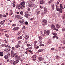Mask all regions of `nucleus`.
Returning a JSON list of instances; mask_svg holds the SVG:
<instances>
[{
  "label": "nucleus",
  "mask_w": 65,
  "mask_h": 65,
  "mask_svg": "<svg viewBox=\"0 0 65 65\" xmlns=\"http://www.w3.org/2000/svg\"><path fill=\"white\" fill-rule=\"evenodd\" d=\"M52 9L53 10H54V5H52Z\"/></svg>",
  "instance_id": "72a5a7b5"
},
{
  "label": "nucleus",
  "mask_w": 65,
  "mask_h": 65,
  "mask_svg": "<svg viewBox=\"0 0 65 65\" xmlns=\"http://www.w3.org/2000/svg\"><path fill=\"white\" fill-rule=\"evenodd\" d=\"M17 60H21V58H20V56H19L18 57V58H16Z\"/></svg>",
  "instance_id": "a878e982"
},
{
  "label": "nucleus",
  "mask_w": 65,
  "mask_h": 65,
  "mask_svg": "<svg viewBox=\"0 0 65 65\" xmlns=\"http://www.w3.org/2000/svg\"><path fill=\"white\" fill-rule=\"evenodd\" d=\"M25 24L26 25H27L28 24V23L27 21H26L25 23Z\"/></svg>",
  "instance_id": "c03bdc74"
},
{
  "label": "nucleus",
  "mask_w": 65,
  "mask_h": 65,
  "mask_svg": "<svg viewBox=\"0 0 65 65\" xmlns=\"http://www.w3.org/2000/svg\"><path fill=\"white\" fill-rule=\"evenodd\" d=\"M12 14V11H10V13L9 14L10 15H11Z\"/></svg>",
  "instance_id": "4be33fe9"
},
{
  "label": "nucleus",
  "mask_w": 65,
  "mask_h": 65,
  "mask_svg": "<svg viewBox=\"0 0 65 65\" xmlns=\"http://www.w3.org/2000/svg\"><path fill=\"white\" fill-rule=\"evenodd\" d=\"M8 57L7 55H6L4 57V58H5V59L6 60H7V59H8Z\"/></svg>",
  "instance_id": "f3484780"
},
{
  "label": "nucleus",
  "mask_w": 65,
  "mask_h": 65,
  "mask_svg": "<svg viewBox=\"0 0 65 65\" xmlns=\"http://www.w3.org/2000/svg\"><path fill=\"white\" fill-rule=\"evenodd\" d=\"M63 44H65V40L63 41Z\"/></svg>",
  "instance_id": "69168bd1"
},
{
  "label": "nucleus",
  "mask_w": 65,
  "mask_h": 65,
  "mask_svg": "<svg viewBox=\"0 0 65 65\" xmlns=\"http://www.w3.org/2000/svg\"><path fill=\"white\" fill-rule=\"evenodd\" d=\"M38 58L39 61H42L44 59V58L40 57H39Z\"/></svg>",
  "instance_id": "9d476101"
},
{
  "label": "nucleus",
  "mask_w": 65,
  "mask_h": 65,
  "mask_svg": "<svg viewBox=\"0 0 65 65\" xmlns=\"http://www.w3.org/2000/svg\"><path fill=\"white\" fill-rule=\"evenodd\" d=\"M31 21H32V20H34V18H31L30 19Z\"/></svg>",
  "instance_id": "e2e57ef3"
},
{
  "label": "nucleus",
  "mask_w": 65,
  "mask_h": 65,
  "mask_svg": "<svg viewBox=\"0 0 65 65\" xmlns=\"http://www.w3.org/2000/svg\"><path fill=\"white\" fill-rule=\"evenodd\" d=\"M2 16L3 17H7V15H5V14L3 15Z\"/></svg>",
  "instance_id": "79ce46f5"
},
{
  "label": "nucleus",
  "mask_w": 65,
  "mask_h": 65,
  "mask_svg": "<svg viewBox=\"0 0 65 65\" xmlns=\"http://www.w3.org/2000/svg\"><path fill=\"white\" fill-rule=\"evenodd\" d=\"M37 46V45L35 44H34V48H36V46Z\"/></svg>",
  "instance_id": "c9c22d12"
},
{
  "label": "nucleus",
  "mask_w": 65,
  "mask_h": 65,
  "mask_svg": "<svg viewBox=\"0 0 65 65\" xmlns=\"http://www.w3.org/2000/svg\"><path fill=\"white\" fill-rule=\"evenodd\" d=\"M52 2H53V0H50V1L48 2V3L49 4H51Z\"/></svg>",
  "instance_id": "cd10ccee"
},
{
  "label": "nucleus",
  "mask_w": 65,
  "mask_h": 65,
  "mask_svg": "<svg viewBox=\"0 0 65 65\" xmlns=\"http://www.w3.org/2000/svg\"><path fill=\"white\" fill-rule=\"evenodd\" d=\"M43 51V50L42 49H41V50H40V49H39V50L38 52H42V51Z\"/></svg>",
  "instance_id": "b1692460"
},
{
  "label": "nucleus",
  "mask_w": 65,
  "mask_h": 65,
  "mask_svg": "<svg viewBox=\"0 0 65 65\" xmlns=\"http://www.w3.org/2000/svg\"><path fill=\"white\" fill-rule=\"evenodd\" d=\"M36 58V55H34L31 57V58H32V59Z\"/></svg>",
  "instance_id": "dca6fc26"
},
{
  "label": "nucleus",
  "mask_w": 65,
  "mask_h": 65,
  "mask_svg": "<svg viewBox=\"0 0 65 65\" xmlns=\"http://www.w3.org/2000/svg\"><path fill=\"white\" fill-rule=\"evenodd\" d=\"M38 38H39V40H42V38L41 36H39L38 37Z\"/></svg>",
  "instance_id": "393cba45"
},
{
  "label": "nucleus",
  "mask_w": 65,
  "mask_h": 65,
  "mask_svg": "<svg viewBox=\"0 0 65 65\" xmlns=\"http://www.w3.org/2000/svg\"><path fill=\"white\" fill-rule=\"evenodd\" d=\"M44 45V44H41L39 45V46H43Z\"/></svg>",
  "instance_id": "4c0bfd02"
},
{
  "label": "nucleus",
  "mask_w": 65,
  "mask_h": 65,
  "mask_svg": "<svg viewBox=\"0 0 65 65\" xmlns=\"http://www.w3.org/2000/svg\"><path fill=\"white\" fill-rule=\"evenodd\" d=\"M24 21H25V19H23L22 20H20L19 21V22L20 23H23V22H24Z\"/></svg>",
  "instance_id": "f8f14e48"
},
{
  "label": "nucleus",
  "mask_w": 65,
  "mask_h": 65,
  "mask_svg": "<svg viewBox=\"0 0 65 65\" xmlns=\"http://www.w3.org/2000/svg\"><path fill=\"white\" fill-rule=\"evenodd\" d=\"M12 26L13 27H15V26H16V24H13L12 25Z\"/></svg>",
  "instance_id": "a19ab883"
},
{
  "label": "nucleus",
  "mask_w": 65,
  "mask_h": 65,
  "mask_svg": "<svg viewBox=\"0 0 65 65\" xmlns=\"http://www.w3.org/2000/svg\"><path fill=\"white\" fill-rule=\"evenodd\" d=\"M56 27L57 29H60V28H61L60 25H59V24H56Z\"/></svg>",
  "instance_id": "0eeeda50"
},
{
  "label": "nucleus",
  "mask_w": 65,
  "mask_h": 65,
  "mask_svg": "<svg viewBox=\"0 0 65 65\" xmlns=\"http://www.w3.org/2000/svg\"><path fill=\"white\" fill-rule=\"evenodd\" d=\"M45 34H46V35H49V33H45Z\"/></svg>",
  "instance_id": "052dcab7"
},
{
  "label": "nucleus",
  "mask_w": 65,
  "mask_h": 65,
  "mask_svg": "<svg viewBox=\"0 0 65 65\" xmlns=\"http://www.w3.org/2000/svg\"><path fill=\"white\" fill-rule=\"evenodd\" d=\"M36 12L38 15V14H39V12H40V11H39V9H37L36 10Z\"/></svg>",
  "instance_id": "9b49d317"
},
{
  "label": "nucleus",
  "mask_w": 65,
  "mask_h": 65,
  "mask_svg": "<svg viewBox=\"0 0 65 65\" xmlns=\"http://www.w3.org/2000/svg\"><path fill=\"white\" fill-rule=\"evenodd\" d=\"M19 62V60H16L14 62H13V64L14 65H15L17 63H18V62Z\"/></svg>",
  "instance_id": "6e6552de"
},
{
  "label": "nucleus",
  "mask_w": 65,
  "mask_h": 65,
  "mask_svg": "<svg viewBox=\"0 0 65 65\" xmlns=\"http://www.w3.org/2000/svg\"><path fill=\"white\" fill-rule=\"evenodd\" d=\"M0 24L1 25H3L4 24V22L3 21H1L0 23Z\"/></svg>",
  "instance_id": "2f4dec72"
},
{
  "label": "nucleus",
  "mask_w": 65,
  "mask_h": 65,
  "mask_svg": "<svg viewBox=\"0 0 65 65\" xmlns=\"http://www.w3.org/2000/svg\"><path fill=\"white\" fill-rule=\"evenodd\" d=\"M44 10L45 13H47V9L45 7L44 8Z\"/></svg>",
  "instance_id": "2eb2a0df"
},
{
  "label": "nucleus",
  "mask_w": 65,
  "mask_h": 65,
  "mask_svg": "<svg viewBox=\"0 0 65 65\" xmlns=\"http://www.w3.org/2000/svg\"><path fill=\"white\" fill-rule=\"evenodd\" d=\"M5 47H8L9 46L8 45H6V44H5Z\"/></svg>",
  "instance_id": "49530a36"
},
{
  "label": "nucleus",
  "mask_w": 65,
  "mask_h": 65,
  "mask_svg": "<svg viewBox=\"0 0 65 65\" xmlns=\"http://www.w3.org/2000/svg\"><path fill=\"white\" fill-rule=\"evenodd\" d=\"M51 51H54L55 50V49L54 48H51Z\"/></svg>",
  "instance_id": "de8ad7c7"
},
{
  "label": "nucleus",
  "mask_w": 65,
  "mask_h": 65,
  "mask_svg": "<svg viewBox=\"0 0 65 65\" xmlns=\"http://www.w3.org/2000/svg\"><path fill=\"white\" fill-rule=\"evenodd\" d=\"M25 3L24 2H22L19 5V7H20L21 9H23V8H25Z\"/></svg>",
  "instance_id": "f257e3e1"
},
{
  "label": "nucleus",
  "mask_w": 65,
  "mask_h": 65,
  "mask_svg": "<svg viewBox=\"0 0 65 65\" xmlns=\"http://www.w3.org/2000/svg\"><path fill=\"white\" fill-rule=\"evenodd\" d=\"M20 14L21 15H23V12L22 11H21L20 12Z\"/></svg>",
  "instance_id": "58836bf2"
},
{
  "label": "nucleus",
  "mask_w": 65,
  "mask_h": 65,
  "mask_svg": "<svg viewBox=\"0 0 65 65\" xmlns=\"http://www.w3.org/2000/svg\"><path fill=\"white\" fill-rule=\"evenodd\" d=\"M25 17L26 18H28V16H30V14H25L24 15Z\"/></svg>",
  "instance_id": "ddd939ff"
},
{
  "label": "nucleus",
  "mask_w": 65,
  "mask_h": 65,
  "mask_svg": "<svg viewBox=\"0 0 65 65\" xmlns=\"http://www.w3.org/2000/svg\"><path fill=\"white\" fill-rule=\"evenodd\" d=\"M5 44H2V47H3L4 46H5Z\"/></svg>",
  "instance_id": "bf43d9fd"
},
{
  "label": "nucleus",
  "mask_w": 65,
  "mask_h": 65,
  "mask_svg": "<svg viewBox=\"0 0 65 65\" xmlns=\"http://www.w3.org/2000/svg\"><path fill=\"white\" fill-rule=\"evenodd\" d=\"M29 52V53H30L31 54H33V53H32V51H31V50H29L28 51Z\"/></svg>",
  "instance_id": "7c9ffc66"
},
{
  "label": "nucleus",
  "mask_w": 65,
  "mask_h": 65,
  "mask_svg": "<svg viewBox=\"0 0 65 65\" xmlns=\"http://www.w3.org/2000/svg\"><path fill=\"white\" fill-rule=\"evenodd\" d=\"M43 23L42 24V25L44 26H45L46 25H47V20L45 19L43 20L42 21Z\"/></svg>",
  "instance_id": "f03ea898"
},
{
  "label": "nucleus",
  "mask_w": 65,
  "mask_h": 65,
  "mask_svg": "<svg viewBox=\"0 0 65 65\" xmlns=\"http://www.w3.org/2000/svg\"><path fill=\"white\" fill-rule=\"evenodd\" d=\"M37 43V42L36 41H34V44H36V43Z\"/></svg>",
  "instance_id": "f704fd0d"
},
{
  "label": "nucleus",
  "mask_w": 65,
  "mask_h": 65,
  "mask_svg": "<svg viewBox=\"0 0 65 65\" xmlns=\"http://www.w3.org/2000/svg\"><path fill=\"white\" fill-rule=\"evenodd\" d=\"M31 45L30 44H27V46H30Z\"/></svg>",
  "instance_id": "8fccbe9b"
},
{
  "label": "nucleus",
  "mask_w": 65,
  "mask_h": 65,
  "mask_svg": "<svg viewBox=\"0 0 65 65\" xmlns=\"http://www.w3.org/2000/svg\"><path fill=\"white\" fill-rule=\"evenodd\" d=\"M25 39H28L29 38V36L27 35H26L25 37Z\"/></svg>",
  "instance_id": "6ab92c4d"
},
{
  "label": "nucleus",
  "mask_w": 65,
  "mask_h": 65,
  "mask_svg": "<svg viewBox=\"0 0 65 65\" xmlns=\"http://www.w3.org/2000/svg\"><path fill=\"white\" fill-rule=\"evenodd\" d=\"M15 47H16V48H18V47H21V46H20V45H15Z\"/></svg>",
  "instance_id": "412c9836"
},
{
  "label": "nucleus",
  "mask_w": 65,
  "mask_h": 65,
  "mask_svg": "<svg viewBox=\"0 0 65 65\" xmlns=\"http://www.w3.org/2000/svg\"><path fill=\"white\" fill-rule=\"evenodd\" d=\"M26 51H28V50H29V48H26Z\"/></svg>",
  "instance_id": "680f3d73"
},
{
  "label": "nucleus",
  "mask_w": 65,
  "mask_h": 65,
  "mask_svg": "<svg viewBox=\"0 0 65 65\" xmlns=\"http://www.w3.org/2000/svg\"><path fill=\"white\" fill-rule=\"evenodd\" d=\"M44 33H47V31L46 30H44Z\"/></svg>",
  "instance_id": "774afa93"
},
{
  "label": "nucleus",
  "mask_w": 65,
  "mask_h": 65,
  "mask_svg": "<svg viewBox=\"0 0 65 65\" xmlns=\"http://www.w3.org/2000/svg\"><path fill=\"white\" fill-rule=\"evenodd\" d=\"M20 56H18V55H16L15 56V58H18V57H19Z\"/></svg>",
  "instance_id": "ea45409f"
},
{
  "label": "nucleus",
  "mask_w": 65,
  "mask_h": 65,
  "mask_svg": "<svg viewBox=\"0 0 65 65\" xmlns=\"http://www.w3.org/2000/svg\"><path fill=\"white\" fill-rule=\"evenodd\" d=\"M22 29H26V27H25V26H22Z\"/></svg>",
  "instance_id": "e433bc0d"
},
{
  "label": "nucleus",
  "mask_w": 65,
  "mask_h": 65,
  "mask_svg": "<svg viewBox=\"0 0 65 65\" xmlns=\"http://www.w3.org/2000/svg\"><path fill=\"white\" fill-rule=\"evenodd\" d=\"M28 10L29 11H30V8H28Z\"/></svg>",
  "instance_id": "4d7b16f0"
},
{
  "label": "nucleus",
  "mask_w": 65,
  "mask_h": 65,
  "mask_svg": "<svg viewBox=\"0 0 65 65\" xmlns=\"http://www.w3.org/2000/svg\"><path fill=\"white\" fill-rule=\"evenodd\" d=\"M56 59H60V57L59 56H57L56 57Z\"/></svg>",
  "instance_id": "c85d7f7f"
},
{
  "label": "nucleus",
  "mask_w": 65,
  "mask_h": 65,
  "mask_svg": "<svg viewBox=\"0 0 65 65\" xmlns=\"http://www.w3.org/2000/svg\"><path fill=\"white\" fill-rule=\"evenodd\" d=\"M4 51L6 53H8V51H7L5 49L4 50Z\"/></svg>",
  "instance_id": "09e8293b"
},
{
  "label": "nucleus",
  "mask_w": 65,
  "mask_h": 65,
  "mask_svg": "<svg viewBox=\"0 0 65 65\" xmlns=\"http://www.w3.org/2000/svg\"><path fill=\"white\" fill-rule=\"evenodd\" d=\"M28 6L29 7H33L34 6V5L33 3H30L28 4Z\"/></svg>",
  "instance_id": "20e7f679"
},
{
  "label": "nucleus",
  "mask_w": 65,
  "mask_h": 65,
  "mask_svg": "<svg viewBox=\"0 0 65 65\" xmlns=\"http://www.w3.org/2000/svg\"><path fill=\"white\" fill-rule=\"evenodd\" d=\"M10 53H8L7 55L8 57H10Z\"/></svg>",
  "instance_id": "5701e85b"
},
{
  "label": "nucleus",
  "mask_w": 65,
  "mask_h": 65,
  "mask_svg": "<svg viewBox=\"0 0 65 65\" xmlns=\"http://www.w3.org/2000/svg\"><path fill=\"white\" fill-rule=\"evenodd\" d=\"M22 38H23V37L22 36H20L18 37V39H22Z\"/></svg>",
  "instance_id": "bb28decb"
},
{
  "label": "nucleus",
  "mask_w": 65,
  "mask_h": 65,
  "mask_svg": "<svg viewBox=\"0 0 65 65\" xmlns=\"http://www.w3.org/2000/svg\"><path fill=\"white\" fill-rule=\"evenodd\" d=\"M62 31H65V28H62Z\"/></svg>",
  "instance_id": "5fc2aeb1"
},
{
  "label": "nucleus",
  "mask_w": 65,
  "mask_h": 65,
  "mask_svg": "<svg viewBox=\"0 0 65 65\" xmlns=\"http://www.w3.org/2000/svg\"><path fill=\"white\" fill-rule=\"evenodd\" d=\"M56 9H57V8H58V6H57V5H56Z\"/></svg>",
  "instance_id": "13d9d810"
},
{
  "label": "nucleus",
  "mask_w": 65,
  "mask_h": 65,
  "mask_svg": "<svg viewBox=\"0 0 65 65\" xmlns=\"http://www.w3.org/2000/svg\"><path fill=\"white\" fill-rule=\"evenodd\" d=\"M15 17L17 18V19H20V15H17L15 16Z\"/></svg>",
  "instance_id": "aec40b11"
},
{
  "label": "nucleus",
  "mask_w": 65,
  "mask_h": 65,
  "mask_svg": "<svg viewBox=\"0 0 65 65\" xmlns=\"http://www.w3.org/2000/svg\"><path fill=\"white\" fill-rule=\"evenodd\" d=\"M17 53H15L14 54H13V55L12 56V57H14V56H16V55H17Z\"/></svg>",
  "instance_id": "473e14b6"
},
{
  "label": "nucleus",
  "mask_w": 65,
  "mask_h": 65,
  "mask_svg": "<svg viewBox=\"0 0 65 65\" xmlns=\"http://www.w3.org/2000/svg\"><path fill=\"white\" fill-rule=\"evenodd\" d=\"M56 4L57 5H59V2L57 1L56 2Z\"/></svg>",
  "instance_id": "603ef678"
},
{
  "label": "nucleus",
  "mask_w": 65,
  "mask_h": 65,
  "mask_svg": "<svg viewBox=\"0 0 65 65\" xmlns=\"http://www.w3.org/2000/svg\"><path fill=\"white\" fill-rule=\"evenodd\" d=\"M63 6V5H62V4H61L60 5V8H62V9H64V8H63V7L62 6Z\"/></svg>",
  "instance_id": "a211bd4d"
},
{
  "label": "nucleus",
  "mask_w": 65,
  "mask_h": 65,
  "mask_svg": "<svg viewBox=\"0 0 65 65\" xmlns=\"http://www.w3.org/2000/svg\"><path fill=\"white\" fill-rule=\"evenodd\" d=\"M14 53V52H13V51L12 50L11 51V55H13V54Z\"/></svg>",
  "instance_id": "c756f323"
},
{
  "label": "nucleus",
  "mask_w": 65,
  "mask_h": 65,
  "mask_svg": "<svg viewBox=\"0 0 65 65\" xmlns=\"http://www.w3.org/2000/svg\"><path fill=\"white\" fill-rule=\"evenodd\" d=\"M51 28L53 29V30H55L56 31H58L59 30L57 28H55V25L54 24H52L51 27Z\"/></svg>",
  "instance_id": "7ed1b4c3"
},
{
  "label": "nucleus",
  "mask_w": 65,
  "mask_h": 65,
  "mask_svg": "<svg viewBox=\"0 0 65 65\" xmlns=\"http://www.w3.org/2000/svg\"><path fill=\"white\" fill-rule=\"evenodd\" d=\"M2 17V15L1 14H0V19H1V18Z\"/></svg>",
  "instance_id": "6e6d98bb"
},
{
  "label": "nucleus",
  "mask_w": 65,
  "mask_h": 65,
  "mask_svg": "<svg viewBox=\"0 0 65 65\" xmlns=\"http://www.w3.org/2000/svg\"><path fill=\"white\" fill-rule=\"evenodd\" d=\"M47 33H50L49 30H47Z\"/></svg>",
  "instance_id": "338daca9"
},
{
  "label": "nucleus",
  "mask_w": 65,
  "mask_h": 65,
  "mask_svg": "<svg viewBox=\"0 0 65 65\" xmlns=\"http://www.w3.org/2000/svg\"><path fill=\"white\" fill-rule=\"evenodd\" d=\"M39 43L40 44H41V43H42V41L41 40H40L39 41Z\"/></svg>",
  "instance_id": "37998d69"
},
{
  "label": "nucleus",
  "mask_w": 65,
  "mask_h": 65,
  "mask_svg": "<svg viewBox=\"0 0 65 65\" xmlns=\"http://www.w3.org/2000/svg\"><path fill=\"white\" fill-rule=\"evenodd\" d=\"M15 4H13V7H15Z\"/></svg>",
  "instance_id": "0e129e2a"
},
{
  "label": "nucleus",
  "mask_w": 65,
  "mask_h": 65,
  "mask_svg": "<svg viewBox=\"0 0 65 65\" xmlns=\"http://www.w3.org/2000/svg\"><path fill=\"white\" fill-rule=\"evenodd\" d=\"M14 48H15L14 47H13L12 48V50H14Z\"/></svg>",
  "instance_id": "864d4df0"
},
{
  "label": "nucleus",
  "mask_w": 65,
  "mask_h": 65,
  "mask_svg": "<svg viewBox=\"0 0 65 65\" xmlns=\"http://www.w3.org/2000/svg\"><path fill=\"white\" fill-rule=\"evenodd\" d=\"M6 49L8 51H10V49H9V48H6Z\"/></svg>",
  "instance_id": "3c124183"
},
{
  "label": "nucleus",
  "mask_w": 65,
  "mask_h": 65,
  "mask_svg": "<svg viewBox=\"0 0 65 65\" xmlns=\"http://www.w3.org/2000/svg\"><path fill=\"white\" fill-rule=\"evenodd\" d=\"M53 34L54 35H55V36H56L57 35V34L56 33H53Z\"/></svg>",
  "instance_id": "a18cd8bd"
},
{
  "label": "nucleus",
  "mask_w": 65,
  "mask_h": 65,
  "mask_svg": "<svg viewBox=\"0 0 65 65\" xmlns=\"http://www.w3.org/2000/svg\"><path fill=\"white\" fill-rule=\"evenodd\" d=\"M18 30H19V27H15L13 29V30H14V31Z\"/></svg>",
  "instance_id": "1a4fd4ad"
},
{
  "label": "nucleus",
  "mask_w": 65,
  "mask_h": 65,
  "mask_svg": "<svg viewBox=\"0 0 65 65\" xmlns=\"http://www.w3.org/2000/svg\"><path fill=\"white\" fill-rule=\"evenodd\" d=\"M57 11H59V12H61V13H62V12L63 11L62 9H61V8H59V9L58 8L57 9Z\"/></svg>",
  "instance_id": "423d86ee"
},
{
  "label": "nucleus",
  "mask_w": 65,
  "mask_h": 65,
  "mask_svg": "<svg viewBox=\"0 0 65 65\" xmlns=\"http://www.w3.org/2000/svg\"><path fill=\"white\" fill-rule=\"evenodd\" d=\"M39 3L40 4H44L45 2L42 0H40L39 2Z\"/></svg>",
  "instance_id": "39448f33"
},
{
  "label": "nucleus",
  "mask_w": 65,
  "mask_h": 65,
  "mask_svg": "<svg viewBox=\"0 0 65 65\" xmlns=\"http://www.w3.org/2000/svg\"><path fill=\"white\" fill-rule=\"evenodd\" d=\"M4 56V53L2 52H0V56L1 57H2Z\"/></svg>",
  "instance_id": "4468645a"
}]
</instances>
